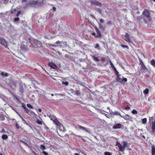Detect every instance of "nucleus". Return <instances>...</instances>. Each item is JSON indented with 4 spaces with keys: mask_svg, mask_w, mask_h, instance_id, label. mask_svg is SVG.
Returning <instances> with one entry per match:
<instances>
[{
    "mask_svg": "<svg viewBox=\"0 0 155 155\" xmlns=\"http://www.w3.org/2000/svg\"><path fill=\"white\" fill-rule=\"evenodd\" d=\"M127 143L125 141H123L121 142V143L120 144L118 142H117L116 145H117L119 147V150L123 152L125 150V148L127 146Z\"/></svg>",
    "mask_w": 155,
    "mask_h": 155,
    "instance_id": "obj_1",
    "label": "nucleus"
},
{
    "mask_svg": "<svg viewBox=\"0 0 155 155\" xmlns=\"http://www.w3.org/2000/svg\"><path fill=\"white\" fill-rule=\"evenodd\" d=\"M124 40L129 43H132V41L130 39V35L127 33H126L124 35Z\"/></svg>",
    "mask_w": 155,
    "mask_h": 155,
    "instance_id": "obj_2",
    "label": "nucleus"
},
{
    "mask_svg": "<svg viewBox=\"0 0 155 155\" xmlns=\"http://www.w3.org/2000/svg\"><path fill=\"white\" fill-rule=\"evenodd\" d=\"M32 45L35 48H36L37 47H39V46H41V43L37 40H35L34 42H33Z\"/></svg>",
    "mask_w": 155,
    "mask_h": 155,
    "instance_id": "obj_3",
    "label": "nucleus"
},
{
    "mask_svg": "<svg viewBox=\"0 0 155 155\" xmlns=\"http://www.w3.org/2000/svg\"><path fill=\"white\" fill-rule=\"evenodd\" d=\"M0 44L3 45L5 47L7 46V43L5 40L2 38H0Z\"/></svg>",
    "mask_w": 155,
    "mask_h": 155,
    "instance_id": "obj_4",
    "label": "nucleus"
},
{
    "mask_svg": "<svg viewBox=\"0 0 155 155\" xmlns=\"http://www.w3.org/2000/svg\"><path fill=\"white\" fill-rule=\"evenodd\" d=\"M152 130L153 134L155 135V120L154 122H152Z\"/></svg>",
    "mask_w": 155,
    "mask_h": 155,
    "instance_id": "obj_5",
    "label": "nucleus"
},
{
    "mask_svg": "<svg viewBox=\"0 0 155 155\" xmlns=\"http://www.w3.org/2000/svg\"><path fill=\"white\" fill-rule=\"evenodd\" d=\"M140 68L144 72H147V68L144 66L143 63V62L141 63Z\"/></svg>",
    "mask_w": 155,
    "mask_h": 155,
    "instance_id": "obj_6",
    "label": "nucleus"
},
{
    "mask_svg": "<svg viewBox=\"0 0 155 155\" xmlns=\"http://www.w3.org/2000/svg\"><path fill=\"white\" fill-rule=\"evenodd\" d=\"M48 65L50 66L51 68L54 69H57L58 68V67L54 63L52 62L48 64Z\"/></svg>",
    "mask_w": 155,
    "mask_h": 155,
    "instance_id": "obj_7",
    "label": "nucleus"
},
{
    "mask_svg": "<svg viewBox=\"0 0 155 155\" xmlns=\"http://www.w3.org/2000/svg\"><path fill=\"white\" fill-rule=\"evenodd\" d=\"M122 125L120 124H116L114 125L113 126V128L114 129H118L120 128L121 127Z\"/></svg>",
    "mask_w": 155,
    "mask_h": 155,
    "instance_id": "obj_8",
    "label": "nucleus"
},
{
    "mask_svg": "<svg viewBox=\"0 0 155 155\" xmlns=\"http://www.w3.org/2000/svg\"><path fill=\"white\" fill-rule=\"evenodd\" d=\"M143 14L147 18H149L150 16L149 12L147 10H145L143 11Z\"/></svg>",
    "mask_w": 155,
    "mask_h": 155,
    "instance_id": "obj_9",
    "label": "nucleus"
},
{
    "mask_svg": "<svg viewBox=\"0 0 155 155\" xmlns=\"http://www.w3.org/2000/svg\"><path fill=\"white\" fill-rule=\"evenodd\" d=\"M92 3L98 6L99 7L101 6V3L97 1H93L92 2Z\"/></svg>",
    "mask_w": 155,
    "mask_h": 155,
    "instance_id": "obj_10",
    "label": "nucleus"
},
{
    "mask_svg": "<svg viewBox=\"0 0 155 155\" xmlns=\"http://www.w3.org/2000/svg\"><path fill=\"white\" fill-rule=\"evenodd\" d=\"M43 0H38L36 1V5L41 6L43 3Z\"/></svg>",
    "mask_w": 155,
    "mask_h": 155,
    "instance_id": "obj_11",
    "label": "nucleus"
},
{
    "mask_svg": "<svg viewBox=\"0 0 155 155\" xmlns=\"http://www.w3.org/2000/svg\"><path fill=\"white\" fill-rule=\"evenodd\" d=\"M95 29L97 33L96 37H100L101 35V34L98 29L97 28H95Z\"/></svg>",
    "mask_w": 155,
    "mask_h": 155,
    "instance_id": "obj_12",
    "label": "nucleus"
},
{
    "mask_svg": "<svg viewBox=\"0 0 155 155\" xmlns=\"http://www.w3.org/2000/svg\"><path fill=\"white\" fill-rule=\"evenodd\" d=\"M61 42L59 41H56L54 45H52L53 46H61V47L62 46V45L61 44Z\"/></svg>",
    "mask_w": 155,
    "mask_h": 155,
    "instance_id": "obj_13",
    "label": "nucleus"
},
{
    "mask_svg": "<svg viewBox=\"0 0 155 155\" xmlns=\"http://www.w3.org/2000/svg\"><path fill=\"white\" fill-rule=\"evenodd\" d=\"M78 127L81 130H83L84 131H85L86 132H87V130H86V128L81 125H78Z\"/></svg>",
    "mask_w": 155,
    "mask_h": 155,
    "instance_id": "obj_14",
    "label": "nucleus"
},
{
    "mask_svg": "<svg viewBox=\"0 0 155 155\" xmlns=\"http://www.w3.org/2000/svg\"><path fill=\"white\" fill-rule=\"evenodd\" d=\"M29 4L37 6L36 5V1L31 0L30 1Z\"/></svg>",
    "mask_w": 155,
    "mask_h": 155,
    "instance_id": "obj_15",
    "label": "nucleus"
},
{
    "mask_svg": "<svg viewBox=\"0 0 155 155\" xmlns=\"http://www.w3.org/2000/svg\"><path fill=\"white\" fill-rule=\"evenodd\" d=\"M1 74L3 77H7L8 76V73L4 72H2Z\"/></svg>",
    "mask_w": 155,
    "mask_h": 155,
    "instance_id": "obj_16",
    "label": "nucleus"
},
{
    "mask_svg": "<svg viewBox=\"0 0 155 155\" xmlns=\"http://www.w3.org/2000/svg\"><path fill=\"white\" fill-rule=\"evenodd\" d=\"M21 119L24 123L26 124H28V122L26 119H24L22 117H21Z\"/></svg>",
    "mask_w": 155,
    "mask_h": 155,
    "instance_id": "obj_17",
    "label": "nucleus"
},
{
    "mask_svg": "<svg viewBox=\"0 0 155 155\" xmlns=\"http://www.w3.org/2000/svg\"><path fill=\"white\" fill-rule=\"evenodd\" d=\"M29 114L31 115V116H33L35 117H36L37 116V115L32 111H31Z\"/></svg>",
    "mask_w": 155,
    "mask_h": 155,
    "instance_id": "obj_18",
    "label": "nucleus"
},
{
    "mask_svg": "<svg viewBox=\"0 0 155 155\" xmlns=\"http://www.w3.org/2000/svg\"><path fill=\"white\" fill-rule=\"evenodd\" d=\"M152 155H155V147H152Z\"/></svg>",
    "mask_w": 155,
    "mask_h": 155,
    "instance_id": "obj_19",
    "label": "nucleus"
},
{
    "mask_svg": "<svg viewBox=\"0 0 155 155\" xmlns=\"http://www.w3.org/2000/svg\"><path fill=\"white\" fill-rule=\"evenodd\" d=\"M150 64L153 67H155V61L154 59H153L151 61Z\"/></svg>",
    "mask_w": 155,
    "mask_h": 155,
    "instance_id": "obj_20",
    "label": "nucleus"
},
{
    "mask_svg": "<svg viewBox=\"0 0 155 155\" xmlns=\"http://www.w3.org/2000/svg\"><path fill=\"white\" fill-rule=\"evenodd\" d=\"M54 122L57 125H60L61 124V123H60L59 121L56 119H55L54 120Z\"/></svg>",
    "mask_w": 155,
    "mask_h": 155,
    "instance_id": "obj_21",
    "label": "nucleus"
},
{
    "mask_svg": "<svg viewBox=\"0 0 155 155\" xmlns=\"http://www.w3.org/2000/svg\"><path fill=\"white\" fill-rule=\"evenodd\" d=\"M122 79H123V78H121L119 77H118L117 78V80L118 81L121 83H123V80H122Z\"/></svg>",
    "mask_w": 155,
    "mask_h": 155,
    "instance_id": "obj_22",
    "label": "nucleus"
},
{
    "mask_svg": "<svg viewBox=\"0 0 155 155\" xmlns=\"http://www.w3.org/2000/svg\"><path fill=\"white\" fill-rule=\"evenodd\" d=\"M2 138L4 140H5L8 139V137L6 135H3L2 136Z\"/></svg>",
    "mask_w": 155,
    "mask_h": 155,
    "instance_id": "obj_23",
    "label": "nucleus"
},
{
    "mask_svg": "<svg viewBox=\"0 0 155 155\" xmlns=\"http://www.w3.org/2000/svg\"><path fill=\"white\" fill-rule=\"evenodd\" d=\"M142 124H145L146 123L147 119L146 118H144L142 120Z\"/></svg>",
    "mask_w": 155,
    "mask_h": 155,
    "instance_id": "obj_24",
    "label": "nucleus"
},
{
    "mask_svg": "<svg viewBox=\"0 0 155 155\" xmlns=\"http://www.w3.org/2000/svg\"><path fill=\"white\" fill-rule=\"evenodd\" d=\"M149 92V89L147 88H146L145 90L143 91V93L145 94H148Z\"/></svg>",
    "mask_w": 155,
    "mask_h": 155,
    "instance_id": "obj_25",
    "label": "nucleus"
},
{
    "mask_svg": "<svg viewBox=\"0 0 155 155\" xmlns=\"http://www.w3.org/2000/svg\"><path fill=\"white\" fill-rule=\"evenodd\" d=\"M24 108L25 112L27 113H28L29 112V110L28 109L27 107H24Z\"/></svg>",
    "mask_w": 155,
    "mask_h": 155,
    "instance_id": "obj_26",
    "label": "nucleus"
},
{
    "mask_svg": "<svg viewBox=\"0 0 155 155\" xmlns=\"http://www.w3.org/2000/svg\"><path fill=\"white\" fill-rule=\"evenodd\" d=\"M104 155H111L112 154L110 152H106L104 153Z\"/></svg>",
    "mask_w": 155,
    "mask_h": 155,
    "instance_id": "obj_27",
    "label": "nucleus"
},
{
    "mask_svg": "<svg viewBox=\"0 0 155 155\" xmlns=\"http://www.w3.org/2000/svg\"><path fill=\"white\" fill-rule=\"evenodd\" d=\"M62 84H65L66 86H67L68 84V82L63 81L62 82Z\"/></svg>",
    "mask_w": 155,
    "mask_h": 155,
    "instance_id": "obj_28",
    "label": "nucleus"
},
{
    "mask_svg": "<svg viewBox=\"0 0 155 155\" xmlns=\"http://www.w3.org/2000/svg\"><path fill=\"white\" fill-rule=\"evenodd\" d=\"M94 61H99V60L98 59V58L97 57H94Z\"/></svg>",
    "mask_w": 155,
    "mask_h": 155,
    "instance_id": "obj_29",
    "label": "nucleus"
},
{
    "mask_svg": "<svg viewBox=\"0 0 155 155\" xmlns=\"http://www.w3.org/2000/svg\"><path fill=\"white\" fill-rule=\"evenodd\" d=\"M132 113L134 114H137V111L135 110H133L132 111Z\"/></svg>",
    "mask_w": 155,
    "mask_h": 155,
    "instance_id": "obj_30",
    "label": "nucleus"
},
{
    "mask_svg": "<svg viewBox=\"0 0 155 155\" xmlns=\"http://www.w3.org/2000/svg\"><path fill=\"white\" fill-rule=\"evenodd\" d=\"M37 123L39 124H42V122L41 120H37Z\"/></svg>",
    "mask_w": 155,
    "mask_h": 155,
    "instance_id": "obj_31",
    "label": "nucleus"
},
{
    "mask_svg": "<svg viewBox=\"0 0 155 155\" xmlns=\"http://www.w3.org/2000/svg\"><path fill=\"white\" fill-rule=\"evenodd\" d=\"M27 106L29 108H33V107H32V106L30 105V104H27Z\"/></svg>",
    "mask_w": 155,
    "mask_h": 155,
    "instance_id": "obj_32",
    "label": "nucleus"
},
{
    "mask_svg": "<svg viewBox=\"0 0 155 155\" xmlns=\"http://www.w3.org/2000/svg\"><path fill=\"white\" fill-rule=\"evenodd\" d=\"M16 9H12V10L11 11V13L13 14L14 13V12H15L16 11Z\"/></svg>",
    "mask_w": 155,
    "mask_h": 155,
    "instance_id": "obj_33",
    "label": "nucleus"
},
{
    "mask_svg": "<svg viewBox=\"0 0 155 155\" xmlns=\"http://www.w3.org/2000/svg\"><path fill=\"white\" fill-rule=\"evenodd\" d=\"M41 148L42 150H45V147L43 145H41Z\"/></svg>",
    "mask_w": 155,
    "mask_h": 155,
    "instance_id": "obj_34",
    "label": "nucleus"
},
{
    "mask_svg": "<svg viewBox=\"0 0 155 155\" xmlns=\"http://www.w3.org/2000/svg\"><path fill=\"white\" fill-rule=\"evenodd\" d=\"M121 46L123 48H127V49L128 48V47L127 45H121Z\"/></svg>",
    "mask_w": 155,
    "mask_h": 155,
    "instance_id": "obj_35",
    "label": "nucleus"
},
{
    "mask_svg": "<svg viewBox=\"0 0 155 155\" xmlns=\"http://www.w3.org/2000/svg\"><path fill=\"white\" fill-rule=\"evenodd\" d=\"M92 35L94 36L95 38L97 37H96V33L94 32L92 33Z\"/></svg>",
    "mask_w": 155,
    "mask_h": 155,
    "instance_id": "obj_36",
    "label": "nucleus"
},
{
    "mask_svg": "<svg viewBox=\"0 0 155 155\" xmlns=\"http://www.w3.org/2000/svg\"><path fill=\"white\" fill-rule=\"evenodd\" d=\"M122 80H123V82H126L127 81V78H123L122 79Z\"/></svg>",
    "mask_w": 155,
    "mask_h": 155,
    "instance_id": "obj_37",
    "label": "nucleus"
},
{
    "mask_svg": "<svg viewBox=\"0 0 155 155\" xmlns=\"http://www.w3.org/2000/svg\"><path fill=\"white\" fill-rule=\"evenodd\" d=\"M20 143H22L23 144H27L25 142H24V141L21 140H20Z\"/></svg>",
    "mask_w": 155,
    "mask_h": 155,
    "instance_id": "obj_38",
    "label": "nucleus"
},
{
    "mask_svg": "<svg viewBox=\"0 0 155 155\" xmlns=\"http://www.w3.org/2000/svg\"><path fill=\"white\" fill-rule=\"evenodd\" d=\"M19 18H15L14 21H18L19 20Z\"/></svg>",
    "mask_w": 155,
    "mask_h": 155,
    "instance_id": "obj_39",
    "label": "nucleus"
},
{
    "mask_svg": "<svg viewBox=\"0 0 155 155\" xmlns=\"http://www.w3.org/2000/svg\"><path fill=\"white\" fill-rule=\"evenodd\" d=\"M109 63H110V66H111V67L113 66L114 65L112 63L111 61L110 60L109 61Z\"/></svg>",
    "mask_w": 155,
    "mask_h": 155,
    "instance_id": "obj_40",
    "label": "nucleus"
},
{
    "mask_svg": "<svg viewBox=\"0 0 155 155\" xmlns=\"http://www.w3.org/2000/svg\"><path fill=\"white\" fill-rule=\"evenodd\" d=\"M130 108L129 107L127 106L125 108V109L126 110H129Z\"/></svg>",
    "mask_w": 155,
    "mask_h": 155,
    "instance_id": "obj_41",
    "label": "nucleus"
},
{
    "mask_svg": "<svg viewBox=\"0 0 155 155\" xmlns=\"http://www.w3.org/2000/svg\"><path fill=\"white\" fill-rule=\"evenodd\" d=\"M42 153L45 155H48V153H47L45 151H43Z\"/></svg>",
    "mask_w": 155,
    "mask_h": 155,
    "instance_id": "obj_42",
    "label": "nucleus"
},
{
    "mask_svg": "<svg viewBox=\"0 0 155 155\" xmlns=\"http://www.w3.org/2000/svg\"><path fill=\"white\" fill-rule=\"evenodd\" d=\"M99 47V45L98 44H96L95 46V48H98Z\"/></svg>",
    "mask_w": 155,
    "mask_h": 155,
    "instance_id": "obj_43",
    "label": "nucleus"
},
{
    "mask_svg": "<svg viewBox=\"0 0 155 155\" xmlns=\"http://www.w3.org/2000/svg\"><path fill=\"white\" fill-rule=\"evenodd\" d=\"M16 127L17 129H18L19 127L18 124L16 123Z\"/></svg>",
    "mask_w": 155,
    "mask_h": 155,
    "instance_id": "obj_44",
    "label": "nucleus"
},
{
    "mask_svg": "<svg viewBox=\"0 0 155 155\" xmlns=\"http://www.w3.org/2000/svg\"><path fill=\"white\" fill-rule=\"evenodd\" d=\"M52 10L54 11H55L56 10V8L54 7H53L52 8Z\"/></svg>",
    "mask_w": 155,
    "mask_h": 155,
    "instance_id": "obj_45",
    "label": "nucleus"
},
{
    "mask_svg": "<svg viewBox=\"0 0 155 155\" xmlns=\"http://www.w3.org/2000/svg\"><path fill=\"white\" fill-rule=\"evenodd\" d=\"M100 21L101 23H103L104 22V20L102 19H101L100 20Z\"/></svg>",
    "mask_w": 155,
    "mask_h": 155,
    "instance_id": "obj_46",
    "label": "nucleus"
},
{
    "mask_svg": "<svg viewBox=\"0 0 155 155\" xmlns=\"http://www.w3.org/2000/svg\"><path fill=\"white\" fill-rule=\"evenodd\" d=\"M21 11H18V14L17 15V16H18L21 13Z\"/></svg>",
    "mask_w": 155,
    "mask_h": 155,
    "instance_id": "obj_47",
    "label": "nucleus"
},
{
    "mask_svg": "<svg viewBox=\"0 0 155 155\" xmlns=\"http://www.w3.org/2000/svg\"><path fill=\"white\" fill-rule=\"evenodd\" d=\"M111 67L112 68H113V69H114V71L115 70L116 71V68H115L114 67V65H113V66Z\"/></svg>",
    "mask_w": 155,
    "mask_h": 155,
    "instance_id": "obj_48",
    "label": "nucleus"
},
{
    "mask_svg": "<svg viewBox=\"0 0 155 155\" xmlns=\"http://www.w3.org/2000/svg\"><path fill=\"white\" fill-rule=\"evenodd\" d=\"M63 43L65 45V46H66L67 45V42H66L65 41L64 42H63Z\"/></svg>",
    "mask_w": 155,
    "mask_h": 155,
    "instance_id": "obj_49",
    "label": "nucleus"
},
{
    "mask_svg": "<svg viewBox=\"0 0 155 155\" xmlns=\"http://www.w3.org/2000/svg\"><path fill=\"white\" fill-rule=\"evenodd\" d=\"M38 110L40 112H41L42 111V110L40 108L38 109Z\"/></svg>",
    "mask_w": 155,
    "mask_h": 155,
    "instance_id": "obj_50",
    "label": "nucleus"
},
{
    "mask_svg": "<svg viewBox=\"0 0 155 155\" xmlns=\"http://www.w3.org/2000/svg\"><path fill=\"white\" fill-rule=\"evenodd\" d=\"M117 114V112H114V115H115V114Z\"/></svg>",
    "mask_w": 155,
    "mask_h": 155,
    "instance_id": "obj_51",
    "label": "nucleus"
},
{
    "mask_svg": "<svg viewBox=\"0 0 155 155\" xmlns=\"http://www.w3.org/2000/svg\"><path fill=\"white\" fill-rule=\"evenodd\" d=\"M77 94H79V91H77Z\"/></svg>",
    "mask_w": 155,
    "mask_h": 155,
    "instance_id": "obj_52",
    "label": "nucleus"
},
{
    "mask_svg": "<svg viewBox=\"0 0 155 155\" xmlns=\"http://www.w3.org/2000/svg\"><path fill=\"white\" fill-rule=\"evenodd\" d=\"M74 155H79L78 153H74Z\"/></svg>",
    "mask_w": 155,
    "mask_h": 155,
    "instance_id": "obj_53",
    "label": "nucleus"
},
{
    "mask_svg": "<svg viewBox=\"0 0 155 155\" xmlns=\"http://www.w3.org/2000/svg\"><path fill=\"white\" fill-rule=\"evenodd\" d=\"M26 1V0H22V2H25Z\"/></svg>",
    "mask_w": 155,
    "mask_h": 155,
    "instance_id": "obj_54",
    "label": "nucleus"
},
{
    "mask_svg": "<svg viewBox=\"0 0 155 155\" xmlns=\"http://www.w3.org/2000/svg\"><path fill=\"white\" fill-rule=\"evenodd\" d=\"M115 73H116V74H117V73H118V72H117V71H116V72Z\"/></svg>",
    "mask_w": 155,
    "mask_h": 155,
    "instance_id": "obj_55",
    "label": "nucleus"
},
{
    "mask_svg": "<svg viewBox=\"0 0 155 155\" xmlns=\"http://www.w3.org/2000/svg\"><path fill=\"white\" fill-rule=\"evenodd\" d=\"M51 95L52 96H54V94H51Z\"/></svg>",
    "mask_w": 155,
    "mask_h": 155,
    "instance_id": "obj_56",
    "label": "nucleus"
},
{
    "mask_svg": "<svg viewBox=\"0 0 155 155\" xmlns=\"http://www.w3.org/2000/svg\"><path fill=\"white\" fill-rule=\"evenodd\" d=\"M0 155H3V154L2 153H0Z\"/></svg>",
    "mask_w": 155,
    "mask_h": 155,
    "instance_id": "obj_57",
    "label": "nucleus"
},
{
    "mask_svg": "<svg viewBox=\"0 0 155 155\" xmlns=\"http://www.w3.org/2000/svg\"><path fill=\"white\" fill-rule=\"evenodd\" d=\"M144 22H145V23H146V21L145 20H144Z\"/></svg>",
    "mask_w": 155,
    "mask_h": 155,
    "instance_id": "obj_58",
    "label": "nucleus"
},
{
    "mask_svg": "<svg viewBox=\"0 0 155 155\" xmlns=\"http://www.w3.org/2000/svg\"><path fill=\"white\" fill-rule=\"evenodd\" d=\"M143 137L144 138H145V137H144V136H143Z\"/></svg>",
    "mask_w": 155,
    "mask_h": 155,
    "instance_id": "obj_59",
    "label": "nucleus"
},
{
    "mask_svg": "<svg viewBox=\"0 0 155 155\" xmlns=\"http://www.w3.org/2000/svg\"><path fill=\"white\" fill-rule=\"evenodd\" d=\"M23 91V90H22V91H21V92H22Z\"/></svg>",
    "mask_w": 155,
    "mask_h": 155,
    "instance_id": "obj_60",
    "label": "nucleus"
},
{
    "mask_svg": "<svg viewBox=\"0 0 155 155\" xmlns=\"http://www.w3.org/2000/svg\"><path fill=\"white\" fill-rule=\"evenodd\" d=\"M19 117H21L20 115H19Z\"/></svg>",
    "mask_w": 155,
    "mask_h": 155,
    "instance_id": "obj_61",
    "label": "nucleus"
},
{
    "mask_svg": "<svg viewBox=\"0 0 155 155\" xmlns=\"http://www.w3.org/2000/svg\"><path fill=\"white\" fill-rule=\"evenodd\" d=\"M3 130H4V129H2V131H3Z\"/></svg>",
    "mask_w": 155,
    "mask_h": 155,
    "instance_id": "obj_62",
    "label": "nucleus"
},
{
    "mask_svg": "<svg viewBox=\"0 0 155 155\" xmlns=\"http://www.w3.org/2000/svg\"><path fill=\"white\" fill-rule=\"evenodd\" d=\"M154 2H155V0H153Z\"/></svg>",
    "mask_w": 155,
    "mask_h": 155,
    "instance_id": "obj_63",
    "label": "nucleus"
},
{
    "mask_svg": "<svg viewBox=\"0 0 155 155\" xmlns=\"http://www.w3.org/2000/svg\"><path fill=\"white\" fill-rule=\"evenodd\" d=\"M21 89H21V91H22V90H22V88H21Z\"/></svg>",
    "mask_w": 155,
    "mask_h": 155,
    "instance_id": "obj_64",
    "label": "nucleus"
}]
</instances>
